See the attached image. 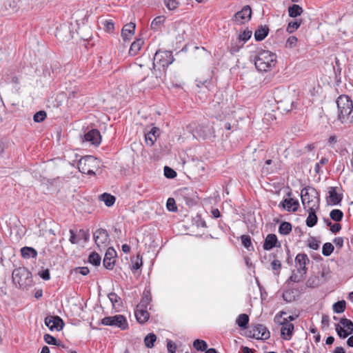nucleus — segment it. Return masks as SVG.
Returning a JSON list of instances; mask_svg holds the SVG:
<instances>
[{"mask_svg":"<svg viewBox=\"0 0 353 353\" xmlns=\"http://www.w3.org/2000/svg\"><path fill=\"white\" fill-rule=\"evenodd\" d=\"M335 330H336L338 336L341 339H345L350 334L353 333V332H350V331L347 330V329L344 330L339 324H335Z\"/></svg>","mask_w":353,"mask_h":353,"instance_id":"c9c22d12","label":"nucleus"},{"mask_svg":"<svg viewBox=\"0 0 353 353\" xmlns=\"http://www.w3.org/2000/svg\"><path fill=\"white\" fill-rule=\"evenodd\" d=\"M305 274H300L299 275L298 274L295 273L294 271L292 272L291 276L288 279L287 282L288 283H299L303 280V276Z\"/></svg>","mask_w":353,"mask_h":353,"instance_id":"a18cd8bd","label":"nucleus"},{"mask_svg":"<svg viewBox=\"0 0 353 353\" xmlns=\"http://www.w3.org/2000/svg\"><path fill=\"white\" fill-rule=\"evenodd\" d=\"M164 4L168 10H174L178 7L179 2L176 0H164Z\"/></svg>","mask_w":353,"mask_h":353,"instance_id":"3c124183","label":"nucleus"},{"mask_svg":"<svg viewBox=\"0 0 353 353\" xmlns=\"http://www.w3.org/2000/svg\"><path fill=\"white\" fill-rule=\"evenodd\" d=\"M80 92L79 87H74L72 90L68 92V98L72 99L77 97V94Z\"/></svg>","mask_w":353,"mask_h":353,"instance_id":"338daca9","label":"nucleus"},{"mask_svg":"<svg viewBox=\"0 0 353 353\" xmlns=\"http://www.w3.org/2000/svg\"><path fill=\"white\" fill-rule=\"evenodd\" d=\"M46 117V112L43 110H41L34 114L33 120L36 123L43 121Z\"/></svg>","mask_w":353,"mask_h":353,"instance_id":"8fccbe9b","label":"nucleus"},{"mask_svg":"<svg viewBox=\"0 0 353 353\" xmlns=\"http://www.w3.org/2000/svg\"><path fill=\"white\" fill-rule=\"evenodd\" d=\"M159 134V129L157 127H152L149 132L145 134V141L147 145L149 146L153 145Z\"/></svg>","mask_w":353,"mask_h":353,"instance_id":"412c9836","label":"nucleus"},{"mask_svg":"<svg viewBox=\"0 0 353 353\" xmlns=\"http://www.w3.org/2000/svg\"><path fill=\"white\" fill-rule=\"evenodd\" d=\"M294 331V325L288 321L286 319L282 323L281 328V335L284 340L289 341L292 339Z\"/></svg>","mask_w":353,"mask_h":353,"instance_id":"a211bd4d","label":"nucleus"},{"mask_svg":"<svg viewBox=\"0 0 353 353\" xmlns=\"http://www.w3.org/2000/svg\"><path fill=\"white\" fill-rule=\"evenodd\" d=\"M141 265H142V259H139L138 256L136 261L132 265V270L133 272H135L136 270H139Z\"/></svg>","mask_w":353,"mask_h":353,"instance_id":"774afa93","label":"nucleus"},{"mask_svg":"<svg viewBox=\"0 0 353 353\" xmlns=\"http://www.w3.org/2000/svg\"><path fill=\"white\" fill-rule=\"evenodd\" d=\"M167 349L169 353H175L176 345L172 341L168 340L167 341Z\"/></svg>","mask_w":353,"mask_h":353,"instance_id":"0e129e2a","label":"nucleus"},{"mask_svg":"<svg viewBox=\"0 0 353 353\" xmlns=\"http://www.w3.org/2000/svg\"><path fill=\"white\" fill-rule=\"evenodd\" d=\"M302 12L303 8L297 4H293L288 8V14L291 17H296L297 16H300Z\"/></svg>","mask_w":353,"mask_h":353,"instance_id":"7c9ffc66","label":"nucleus"},{"mask_svg":"<svg viewBox=\"0 0 353 353\" xmlns=\"http://www.w3.org/2000/svg\"><path fill=\"white\" fill-rule=\"evenodd\" d=\"M108 296L113 306H115L121 301V298L114 292L110 293Z\"/></svg>","mask_w":353,"mask_h":353,"instance_id":"680f3d73","label":"nucleus"},{"mask_svg":"<svg viewBox=\"0 0 353 353\" xmlns=\"http://www.w3.org/2000/svg\"><path fill=\"white\" fill-rule=\"evenodd\" d=\"M164 175L168 179H173L176 176V172L172 168L168 166L164 168Z\"/></svg>","mask_w":353,"mask_h":353,"instance_id":"13d9d810","label":"nucleus"},{"mask_svg":"<svg viewBox=\"0 0 353 353\" xmlns=\"http://www.w3.org/2000/svg\"><path fill=\"white\" fill-rule=\"evenodd\" d=\"M43 339L45 342L49 345H59L57 340L53 336L49 334H46L43 336Z\"/></svg>","mask_w":353,"mask_h":353,"instance_id":"6e6d98bb","label":"nucleus"},{"mask_svg":"<svg viewBox=\"0 0 353 353\" xmlns=\"http://www.w3.org/2000/svg\"><path fill=\"white\" fill-rule=\"evenodd\" d=\"M147 309L146 307H141L139 305L137 306L134 314L139 323L143 324L149 319L150 314Z\"/></svg>","mask_w":353,"mask_h":353,"instance_id":"4be33fe9","label":"nucleus"},{"mask_svg":"<svg viewBox=\"0 0 353 353\" xmlns=\"http://www.w3.org/2000/svg\"><path fill=\"white\" fill-rule=\"evenodd\" d=\"M336 104L338 110L344 109V108H347L353 105L352 101L347 95L339 96L336 99Z\"/></svg>","mask_w":353,"mask_h":353,"instance_id":"b1692460","label":"nucleus"},{"mask_svg":"<svg viewBox=\"0 0 353 353\" xmlns=\"http://www.w3.org/2000/svg\"><path fill=\"white\" fill-rule=\"evenodd\" d=\"M69 232L70 234L69 241L72 244H77L81 240H83L84 242L87 243L90 240L89 230L80 229L75 232L73 230L70 229Z\"/></svg>","mask_w":353,"mask_h":353,"instance_id":"9d476101","label":"nucleus"},{"mask_svg":"<svg viewBox=\"0 0 353 353\" xmlns=\"http://www.w3.org/2000/svg\"><path fill=\"white\" fill-rule=\"evenodd\" d=\"M269 32V28L268 26H261L254 32V38L256 41H260L263 40Z\"/></svg>","mask_w":353,"mask_h":353,"instance_id":"a878e982","label":"nucleus"},{"mask_svg":"<svg viewBox=\"0 0 353 353\" xmlns=\"http://www.w3.org/2000/svg\"><path fill=\"white\" fill-rule=\"evenodd\" d=\"M301 21H294L288 23L287 31L289 33H292L296 30L301 26Z\"/></svg>","mask_w":353,"mask_h":353,"instance_id":"49530a36","label":"nucleus"},{"mask_svg":"<svg viewBox=\"0 0 353 353\" xmlns=\"http://www.w3.org/2000/svg\"><path fill=\"white\" fill-rule=\"evenodd\" d=\"M75 272L85 276L88 274L90 270L88 267H78L75 268Z\"/></svg>","mask_w":353,"mask_h":353,"instance_id":"69168bd1","label":"nucleus"},{"mask_svg":"<svg viewBox=\"0 0 353 353\" xmlns=\"http://www.w3.org/2000/svg\"><path fill=\"white\" fill-rule=\"evenodd\" d=\"M45 325L48 327V328L51 330H57L59 331L63 328V320L58 316H47L45 319Z\"/></svg>","mask_w":353,"mask_h":353,"instance_id":"4468645a","label":"nucleus"},{"mask_svg":"<svg viewBox=\"0 0 353 353\" xmlns=\"http://www.w3.org/2000/svg\"><path fill=\"white\" fill-rule=\"evenodd\" d=\"M336 189V187H330L328 188V196L326 198L328 205H336L341 203L343 195L338 193Z\"/></svg>","mask_w":353,"mask_h":353,"instance_id":"dca6fc26","label":"nucleus"},{"mask_svg":"<svg viewBox=\"0 0 353 353\" xmlns=\"http://www.w3.org/2000/svg\"><path fill=\"white\" fill-rule=\"evenodd\" d=\"M329 160L326 157H323L319 162L316 163L314 166V172L316 174H320L321 172V167L325 164L328 163Z\"/></svg>","mask_w":353,"mask_h":353,"instance_id":"603ef678","label":"nucleus"},{"mask_svg":"<svg viewBox=\"0 0 353 353\" xmlns=\"http://www.w3.org/2000/svg\"><path fill=\"white\" fill-rule=\"evenodd\" d=\"M21 256L25 259L34 258L37 256V252L35 249L31 247H23L21 249Z\"/></svg>","mask_w":353,"mask_h":353,"instance_id":"bb28decb","label":"nucleus"},{"mask_svg":"<svg viewBox=\"0 0 353 353\" xmlns=\"http://www.w3.org/2000/svg\"><path fill=\"white\" fill-rule=\"evenodd\" d=\"M319 285V278L317 276L310 277L306 281V285L309 288H316Z\"/></svg>","mask_w":353,"mask_h":353,"instance_id":"864d4df0","label":"nucleus"},{"mask_svg":"<svg viewBox=\"0 0 353 353\" xmlns=\"http://www.w3.org/2000/svg\"><path fill=\"white\" fill-rule=\"evenodd\" d=\"M166 206L167 209L170 212H176L177 210L176 202L173 198H169L167 200Z\"/></svg>","mask_w":353,"mask_h":353,"instance_id":"5fc2aeb1","label":"nucleus"},{"mask_svg":"<svg viewBox=\"0 0 353 353\" xmlns=\"http://www.w3.org/2000/svg\"><path fill=\"white\" fill-rule=\"evenodd\" d=\"M88 262L95 266L99 265L101 263V256L97 252H92L89 255Z\"/></svg>","mask_w":353,"mask_h":353,"instance_id":"58836bf2","label":"nucleus"},{"mask_svg":"<svg viewBox=\"0 0 353 353\" xmlns=\"http://www.w3.org/2000/svg\"><path fill=\"white\" fill-rule=\"evenodd\" d=\"M252 34V31L249 30H245L239 34V40L243 41V43H245L251 37Z\"/></svg>","mask_w":353,"mask_h":353,"instance_id":"4d7b16f0","label":"nucleus"},{"mask_svg":"<svg viewBox=\"0 0 353 353\" xmlns=\"http://www.w3.org/2000/svg\"><path fill=\"white\" fill-rule=\"evenodd\" d=\"M251 16L252 9L250 6L246 5L234 14L232 21L239 25L244 24L250 21Z\"/></svg>","mask_w":353,"mask_h":353,"instance_id":"0eeeda50","label":"nucleus"},{"mask_svg":"<svg viewBox=\"0 0 353 353\" xmlns=\"http://www.w3.org/2000/svg\"><path fill=\"white\" fill-rule=\"evenodd\" d=\"M143 43H144V41L143 39H136L130 46V48L129 50V54L131 56L137 55L139 53V52L141 50Z\"/></svg>","mask_w":353,"mask_h":353,"instance_id":"393cba45","label":"nucleus"},{"mask_svg":"<svg viewBox=\"0 0 353 353\" xmlns=\"http://www.w3.org/2000/svg\"><path fill=\"white\" fill-rule=\"evenodd\" d=\"M101 323L103 325L116 326L121 330H125L128 326L126 319L121 314L113 316H106L101 320Z\"/></svg>","mask_w":353,"mask_h":353,"instance_id":"39448f33","label":"nucleus"},{"mask_svg":"<svg viewBox=\"0 0 353 353\" xmlns=\"http://www.w3.org/2000/svg\"><path fill=\"white\" fill-rule=\"evenodd\" d=\"M271 268L274 271H278L276 274H279V270L281 268V263L279 260L275 259L271 263Z\"/></svg>","mask_w":353,"mask_h":353,"instance_id":"e2e57ef3","label":"nucleus"},{"mask_svg":"<svg viewBox=\"0 0 353 353\" xmlns=\"http://www.w3.org/2000/svg\"><path fill=\"white\" fill-rule=\"evenodd\" d=\"M279 207L286 209L288 212H295L299 207V203L297 200H294L292 198L285 199L281 203H280Z\"/></svg>","mask_w":353,"mask_h":353,"instance_id":"aec40b11","label":"nucleus"},{"mask_svg":"<svg viewBox=\"0 0 353 353\" xmlns=\"http://www.w3.org/2000/svg\"><path fill=\"white\" fill-rule=\"evenodd\" d=\"M345 301H339L333 305V310L336 313H342L345 310Z\"/></svg>","mask_w":353,"mask_h":353,"instance_id":"c03bdc74","label":"nucleus"},{"mask_svg":"<svg viewBox=\"0 0 353 353\" xmlns=\"http://www.w3.org/2000/svg\"><path fill=\"white\" fill-rule=\"evenodd\" d=\"M334 247L331 243H325L322 248V254L325 256H329L334 252Z\"/></svg>","mask_w":353,"mask_h":353,"instance_id":"ea45409f","label":"nucleus"},{"mask_svg":"<svg viewBox=\"0 0 353 353\" xmlns=\"http://www.w3.org/2000/svg\"><path fill=\"white\" fill-rule=\"evenodd\" d=\"M99 200L104 202L105 205L108 207H111L115 203V197L108 193H103L99 196Z\"/></svg>","mask_w":353,"mask_h":353,"instance_id":"c85d7f7f","label":"nucleus"},{"mask_svg":"<svg viewBox=\"0 0 353 353\" xmlns=\"http://www.w3.org/2000/svg\"><path fill=\"white\" fill-rule=\"evenodd\" d=\"M193 347L199 351H205L208 347L207 343L201 339H196L193 343Z\"/></svg>","mask_w":353,"mask_h":353,"instance_id":"a19ab883","label":"nucleus"},{"mask_svg":"<svg viewBox=\"0 0 353 353\" xmlns=\"http://www.w3.org/2000/svg\"><path fill=\"white\" fill-rule=\"evenodd\" d=\"M325 224L330 227V230L333 233H337L341 230V225L339 223H332L329 219H324Z\"/></svg>","mask_w":353,"mask_h":353,"instance_id":"e433bc0d","label":"nucleus"},{"mask_svg":"<svg viewBox=\"0 0 353 353\" xmlns=\"http://www.w3.org/2000/svg\"><path fill=\"white\" fill-rule=\"evenodd\" d=\"M308 212V216L306 219V225L307 226L312 228L314 227L317 223V216L316 214L315 211H307Z\"/></svg>","mask_w":353,"mask_h":353,"instance_id":"2f4dec72","label":"nucleus"},{"mask_svg":"<svg viewBox=\"0 0 353 353\" xmlns=\"http://www.w3.org/2000/svg\"><path fill=\"white\" fill-rule=\"evenodd\" d=\"M276 62V55L269 50H261L254 57L255 67L261 72L271 70Z\"/></svg>","mask_w":353,"mask_h":353,"instance_id":"f257e3e1","label":"nucleus"},{"mask_svg":"<svg viewBox=\"0 0 353 353\" xmlns=\"http://www.w3.org/2000/svg\"><path fill=\"white\" fill-rule=\"evenodd\" d=\"M83 141L89 142L94 145H99L101 141L100 132L97 129H92L85 133Z\"/></svg>","mask_w":353,"mask_h":353,"instance_id":"2eb2a0df","label":"nucleus"},{"mask_svg":"<svg viewBox=\"0 0 353 353\" xmlns=\"http://www.w3.org/2000/svg\"><path fill=\"white\" fill-rule=\"evenodd\" d=\"M353 105L338 110V120L341 123H350L353 121Z\"/></svg>","mask_w":353,"mask_h":353,"instance_id":"ddd939ff","label":"nucleus"},{"mask_svg":"<svg viewBox=\"0 0 353 353\" xmlns=\"http://www.w3.org/2000/svg\"><path fill=\"white\" fill-rule=\"evenodd\" d=\"M311 200L303 202V208L307 211H316L319 207L320 196L315 188L311 190Z\"/></svg>","mask_w":353,"mask_h":353,"instance_id":"1a4fd4ad","label":"nucleus"},{"mask_svg":"<svg viewBox=\"0 0 353 353\" xmlns=\"http://www.w3.org/2000/svg\"><path fill=\"white\" fill-rule=\"evenodd\" d=\"M100 161L93 156H85L78 162V169L82 174L95 175V170L99 168Z\"/></svg>","mask_w":353,"mask_h":353,"instance_id":"7ed1b4c3","label":"nucleus"},{"mask_svg":"<svg viewBox=\"0 0 353 353\" xmlns=\"http://www.w3.org/2000/svg\"><path fill=\"white\" fill-rule=\"evenodd\" d=\"M320 241H317L315 237L310 236L307 241V245L312 250H317L319 248Z\"/></svg>","mask_w":353,"mask_h":353,"instance_id":"09e8293b","label":"nucleus"},{"mask_svg":"<svg viewBox=\"0 0 353 353\" xmlns=\"http://www.w3.org/2000/svg\"><path fill=\"white\" fill-rule=\"evenodd\" d=\"M298 39L294 36L290 37L286 41V47L292 48L296 46Z\"/></svg>","mask_w":353,"mask_h":353,"instance_id":"052dcab7","label":"nucleus"},{"mask_svg":"<svg viewBox=\"0 0 353 353\" xmlns=\"http://www.w3.org/2000/svg\"><path fill=\"white\" fill-rule=\"evenodd\" d=\"M93 239L99 248L107 247L110 242L109 234L105 229L103 228L93 232Z\"/></svg>","mask_w":353,"mask_h":353,"instance_id":"6e6552de","label":"nucleus"},{"mask_svg":"<svg viewBox=\"0 0 353 353\" xmlns=\"http://www.w3.org/2000/svg\"><path fill=\"white\" fill-rule=\"evenodd\" d=\"M281 243L278 241L277 236L274 234H269L266 236L263 248L265 250H270L274 247H280Z\"/></svg>","mask_w":353,"mask_h":353,"instance_id":"6ab92c4d","label":"nucleus"},{"mask_svg":"<svg viewBox=\"0 0 353 353\" xmlns=\"http://www.w3.org/2000/svg\"><path fill=\"white\" fill-rule=\"evenodd\" d=\"M236 324L241 328H246L249 323V316L246 314H241L236 320Z\"/></svg>","mask_w":353,"mask_h":353,"instance_id":"c756f323","label":"nucleus"},{"mask_svg":"<svg viewBox=\"0 0 353 353\" xmlns=\"http://www.w3.org/2000/svg\"><path fill=\"white\" fill-rule=\"evenodd\" d=\"M165 20V18L164 16H158L155 17L151 23V28L154 31L158 30L161 25H162L164 23Z\"/></svg>","mask_w":353,"mask_h":353,"instance_id":"473e14b6","label":"nucleus"},{"mask_svg":"<svg viewBox=\"0 0 353 353\" xmlns=\"http://www.w3.org/2000/svg\"><path fill=\"white\" fill-rule=\"evenodd\" d=\"M152 301V295L150 291L149 290L145 289L143 291V295L140 303L138 305L141 307H146L150 305V302Z\"/></svg>","mask_w":353,"mask_h":353,"instance_id":"cd10ccee","label":"nucleus"},{"mask_svg":"<svg viewBox=\"0 0 353 353\" xmlns=\"http://www.w3.org/2000/svg\"><path fill=\"white\" fill-rule=\"evenodd\" d=\"M173 61L174 57L171 51L159 50L154 56L153 65L159 68H165L170 65Z\"/></svg>","mask_w":353,"mask_h":353,"instance_id":"20e7f679","label":"nucleus"},{"mask_svg":"<svg viewBox=\"0 0 353 353\" xmlns=\"http://www.w3.org/2000/svg\"><path fill=\"white\" fill-rule=\"evenodd\" d=\"M136 25L134 23L130 22L125 24L121 30V37L125 41L130 39V38L134 34Z\"/></svg>","mask_w":353,"mask_h":353,"instance_id":"5701e85b","label":"nucleus"},{"mask_svg":"<svg viewBox=\"0 0 353 353\" xmlns=\"http://www.w3.org/2000/svg\"><path fill=\"white\" fill-rule=\"evenodd\" d=\"M117 253L113 248H108L103 259V266L108 270H112L114 266V257Z\"/></svg>","mask_w":353,"mask_h":353,"instance_id":"f3484780","label":"nucleus"},{"mask_svg":"<svg viewBox=\"0 0 353 353\" xmlns=\"http://www.w3.org/2000/svg\"><path fill=\"white\" fill-rule=\"evenodd\" d=\"M14 284H18L20 288H26L32 284V273L26 268L14 269L12 274Z\"/></svg>","mask_w":353,"mask_h":353,"instance_id":"f03ea898","label":"nucleus"},{"mask_svg":"<svg viewBox=\"0 0 353 353\" xmlns=\"http://www.w3.org/2000/svg\"><path fill=\"white\" fill-rule=\"evenodd\" d=\"M241 243L242 245L248 250H253V246L252 245L251 238L249 235L243 234L241 236Z\"/></svg>","mask_w":353,"mask_h":353,"instance_id":"37998d69","label":"nucleus"},{"mask_svg":"<svg viewBox=\"0 0 353 353\" xmlns=\"http://www.w3.org/2000/svg\"><path fill=\"white\" fill-rule=\"evenodd\" d=\"M340 323L350 332H353V322L351 320L343 317L340 319Z\"/></svg>","mask_w":353,"mask_h":353,"instance_id":"de8ad7c7","label":"nucleus"},{"mask_svg":"<svg viewBox=\"0 0 353 353\" xmlns=\"http://www.w3.org/2000/svg\"><path fill=\"white\" fill-rule=\"evenodd\" d=\"M105 30L108 32H112L114 29V24L112 20H105L103 23Z\"/></svg>","mask_w":353,"mask_h":353,"instance_id":"bf43d9fd","label":"nucleus"},{"mask_svg":"<svg viewBox=\"0 0 353 353\" xmlns=\"http://www.w3.org/2000/svg\"><path fill=\"white\" fill-rule=\"evenodd\" d=\"M309 262L310 259L306 254H298L295 258V267L298 273L305 274L307 273L306 265Z\"/></svg>","mask_w":353,"mask_h":353,"instance_id":"f8f14e48","label":"nucleus"},{"mask_svg":"<svg viewBox=\"0 0 353 353\" xmlns=\"http://www.w3.org/2000/svg\"><path fill=\"white\" fill-rule=\"evenodd\" d=\"M312 188L307 187L302 189L301 192V202H305L306 201L311 200V190Z\"/></svg>","mask_w":353,"mask_h":353,"instance_id":"79ce46f5","label":"nucleus"},{"mask_svg":"<svg viewBox=\"0 0 353 353\" xmlns=\"http://www.w3.org/2000/svg\"><path fill=\"white\" fill-rule=\"evenodd\" d=\"M330 216L333 221L339 222L343 217V213L341 210L334 209L330 212Z\"/></svg>","mask_w":353,"mask_h":353,"instance_id":"4c0bfd02","label":"nucleus"},{"mask_svg":"<svg viewBox=\"0 0 353 353\" xmlns=\"http://www.w3.org/2000/svg\"><path fill=\"white\" fill-rule=\"evenodd\" d=\"M292 231V225L286 221L282 222L279 227V232L283 235H287Z\"/></svg>","mask_w":353,"mask_h":353,"instance_id":"72a5a7b5","label":"nucleus"},{"mask_svg":"<svg viewBox=\"0 0 353 353\" xmlns=\"http://www.w3.org/2000/svg\"><path fill=\"white\" fill-rule=\"evenodd\" d=\"M248 336L257 340H265L270 338V333L265 326L257 324L251 327Z\"/></svg>","mask_w":353,"mask_h":353,"instance_id":"423d86ee","label":"nucleus"},{"mask_svg":"<svg viewBox=\"0 0 353 353\" xmlns=\"http://www.w3.org/2000/svg\"><path fill=\"white\" fill-rule=\"evenodd\" d=\"M157 340V336L153 333H150L144 338V344L148 348H152L154 343Z\"/></svg>","mask_w":353,"mask_h":353,"instance_id":"f704fd0d","label":"nucleus"},{"mask_svg":"<svg viewBox=\"0 0 353 353\" xmlns=\"http://www.w3.org/2000/svg\"><path fill=\"white\" fill-rule=\"evenodd\" d=\"M296 97V94L294 92L292 94H289L283 100L279 102V108L285 112H289L297 108V103L293 99Z\"/></svg>","mask_w":353,"mask_h":353,"instance_id":"9b49d317","label":"nucleus"}]
</instances>
